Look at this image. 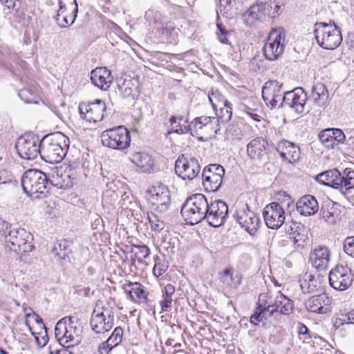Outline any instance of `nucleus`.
<instances>
[{"instance_id":"obj_50","label":"nucleus","mask_w":354,"mask_h":354,"mask_svg":"<svg viewBox=\"0 0 354 354\" xmlns=\"http://www.w3.org/2000/svg\"><path fill=\"white\" fill-rule=\"evenodd\" d=\"M257 3L269 10L272 8L274 5V10L277 12L281 6L285 4L286 0H257Z\"/></svg>"},{"instance_id":"obj_25","label":"nucleus","mask_w":354,"mask_h":354,"mask_svg":"<svg viewBox=\"0 0 354 354\" xmlns=\"http://www.w3.org/2000/svg\"><path fill=\"white\" fill-rule=\"evenodd\" d=\"M330 252L326 246H319L312 250L309 255V261L317 270H324L328 267Z\"/></svg>"},{"instance_id":"obj_34","label":"nucleus","mask_w":354,"mask_h":354,"mask_svg":"<svg viewBox=\"0 0 354 354\" xmlns=\"http://www.w3.org/2000/svg\"><path fill=\"white\" fill-rule=\"evenodd\" d=\"M123 289L132 301H146L147 296L141 283L129 282L123 285Z\"/></svg>"},{"instance_id":"obj_22","label":"nucleus","mask_w":354,"mask_h":354,"mask_svg":"<svg viewBox=\"0 0 354 354\" xmlns=\"http://www.w3.org/2000/svg\"><path fill=\"white\" fill-rule=\"evenodd\" d=\"M332 299L326 293H322L309 297L305 302L306 308L317 314H326L330 311Z\"/></svg>"},{"instance_id":"obj_24","label":"nucleus","mask_w":354,"mask_h":354,"mask_svg":"<svg viewBox=\"0 0 354 354\" xmlns=\"http://www.w3.org/2000/svg\"><path fill=\"white\" fill-rule=\"evenodd\" d=\"M139 78L138 77L120 78L118 81V90L124 98L135 100L140 93Z\"/></svg>"},{"instance_id":"obj_1","label":"nucleus","mask_w":354,"mask_h":354,"mask_svg":"<svg viewBox=\"0 0 354 354\" xmlns=\"http://www.w3.org/2000/svg\"><path fill=\"white\" fill-rule=\"evenodd\" d=\"M69 138L61 132L45 136L40 143L41 158L50 164L60 162L69 149Z\"/></svg>"},{"instance_id":"obj_44","label":"nucleus","mask_w":354,"mask_h":354,"mask_svg":"<svg viewBox=\"0 0 354 354\" xmlns=\"http://www.w3.org/2000/svg\"><path fill=\"white\" fill-rule=\"evenodd\" d=\"M273 300L274 298H272V296H268V294L261 293L259 296V301L256 308L262 310V311L268 313L269 316H271V310L273 307Z\"/></svg>"},{"instance_id":"obj_43","label":"nucleus","mask_w":354,"mask_h":354,"mask_svg":"<svg viewBox=\"0 0 354 354\" xmlns=\"http://www.w3.org/2000/svg\"><path fill=\"white\" fill-rule=\"evenodd\" d=\"M175 288L171 284H167L162 292L163 299L160 301L161 310L162 312H168L171 310L172 298L171 296L174 294Z\"/></svg>"},{"instance_id":"obj_58","label":"nucleus","mask_w":354,"mask_h":354,"mask_svg":"<svg viewBox=\"0 0 354 354\" xmlns=\"http://www.w3.org/2000/svg\"><path fill=\"white\" fill-rule=\"evenodd\" d=\"M13 180L14 176L10 171L6 169L0 171V185L10 183Z\"/></svg>"},{"instance_id":"obj_39","label":"nucleus","mask_w":354,"mask_h":354,"mask_svg":"<svg viewBox=\"0 0 354 354\" xmlns=\"http://www.w3.org/2000/svg\"><path fill=\"white\" fill-rule=\"evenodd\" d=\"M242 275L232 268H226L221 274L220 279L223 284L227 287L237 288L242 281Z\"/></svg>"},{"instance_id":"obj_53","label":"nucleus","mask_w":354,"mask_h":354,"mask_svg":"<svg viewBox=\"0 0 354 354\" xmlns=\"http://www.w3.org/2000/svg\"><path fill=\"white\" fill-rule=\"evenodd\" d=\"M168 268V265L166 262H160L158 257L155 258V265L153 268V273L156 277H160L165 273Z\"/></svg>"},{"instance_id":"obj_38","label":"nucleus","mask_w":354,"mask_h":354,"mask_svg":"<svg viewBox=\"0 0 354 354\" xmlns=\"http://www.w3.org/2000/svg\"><path fill=\"white\" fill-rule=\"evenodd\" d=\"M131 161L142 172H149L153 166L152 157L145 152H135L131 156Z\"/></svg>"},{"instance_id":"obj_15","label":"nucleus","mask_w":354,"mask_h":354,"mask_svg":"<svg viewBox=\"0 0 354 354\" xmlns=\"http://www.w3.org/2000/svg\"><path fill=\"white\" fill-rule=\"evenodd\" d=\"M59 8L55 20L60 28L72 25L77 17L78 6L76 0H59Z\"/></svg>"},{"instance_id":"obj_19","label":"nucleus","mask_w":354,"mask_h":354,"mask_svg":"<svg viewBox=\"0 0 354 354\" xmlns=\"http://www.w3.org/2000/svg\"><path fill=\"white\" fill-rule=\"evenodd\" d=\"M307 100V93L301 87H297L283 93L282 106H288L297 113H302L305 111Z\"/></svg>"},{"instance_id":"obj_28","label":"nucleus","mask_w":354,"mask_h":354,"mask_svg":"<svg viewBox=\"0 0 354 354\" xmlns=\"http://www.w3.org/2000/svg\"><path fill=\"white\" fill-rule=\"evenodd\" d=\"M91 82L102 90H107L113 80L111 71L106 67H97L91 73Z\"/></svg>"},{"instance_id":"obj_61","label":"nucleus","mask_w":354,"mask_h":354,"mask_svg":"<svg viewBox=\"0 0 354 354\" xmlns=\"http://www.w3.org/2000/svg\"><path fill=\"white\" fill-rule=\"evenodd\" d=\"M55 257H56L57 261H59L62 264H63V261L66 260V257H68L67 245L65 242H64L63 250L62 252L56 253L55 254Z\"/></svg>"},{"instance_id":"obj_5","label":"nucleus","mask_w":354,"mask_h":354,"mask_svg":"<svg viewBox=\"0 0 354 354\" xmlns=\"http://www.w3.org/2000/svg\"><path fill=\"white\" fill-rule=\"evenodd\" d=\"M208 207L206 197L202 194H196L187 198L180 213L187 224L194 225L205 220Z\"/></svg>"},{"instance_id":"obj_31","label":"nucleus","mask_w":354,"mask_h":354,"mask_svg":"<svg viewBox=\"0 0 354 354\" xmlns=\"http://www.w3.org/2000/svg\"><path fill=\"white\" fill-rule=\"evenodd\" d=\"M310 99L319 107H326L330 102L329 93L325 84L317 82L311 89Z\"/></svg>"},{"instance_id":"obj_7","label":"nucleus","mask_w":354,"mask_h":354,"mask_svg":"<svg viewBox=\"0 0 354 354\" xmlns=\"http://www.w3.org/2000/svg\"><path fill=\"white\" fill-rule=\"evenodd\" d=\"M31 240L32 236L30 232L24 228H15L8 231L4 243L6 249L19 254L32 251L34 246Z\"/></svg>"},{"instance_id":"obj_23","label":"nucleus","mask_w":354,"mask_h":354,"mask_svg":"<svg viewBox=\"0 0 354 354\" xmlns=\"http://www.w3.org/2000/svg\"><path fill=\"white\" fill-rule=\"evenodd\" d=\"M322 144L328 149H334L346 141V136L339 129H326L319 133Z\"/></svg>"},{"instance_id":"obj_36","label":"nucleus","mask_w":354,"mask_h":354,"mask_svg":"<svg viewBox=\"0 0 354 354\" xmlns=\"http://www.w3.org/2000/svg\"><path fill=\"white\" fill-rule=\"evenodd\" d=\"M316 180L324 185L332 187L338 189V183H340V172L335 169L327 170L317 175Z\"/></svg>"},{"instance_id":"obj_16","label":"nucleus","mask_w":354,"mask_h":354,"mask_svg":"<svg viewBox=\"0 0 354 354\" xmlns=\"http://www.w3.org/2000/svg\"><path fill=\"white\" fill-rule=\"evenodd\" d=\"M150 201L154 209L159 212H166L171 204L170 192L167 186L157 183L149 190Z\"/></svg>"},{"instance_id":"obj_30","label":"nucleus","mask_w":354,"mask_h":354,"mask_svg":"<svg viewBox=\"0 0 354 354\" xmlns=\"http://www.w3.org/2000/svg\"><path fill=\"white\" fill-rule=\"evenodd\" d=\"M273 307L271 310V316L275 313L283 315H290L293 310V301L279 291L274 298Z\"/></svg>"},{"instance_id":"obj_41","label":"nucleus","mask_w":354,"mask_h":354,"mask_svg":"<svg viewBox=\"0 0 354 354\" xmlns=\"http://www.w3.org/2000/svg\"><path fill=\"white\" fill-rule=\"evenodd\" d=\"M75 178L73 176L71 169L65 170L61 173L57 172V176L53 177V185L59 189H68L71 187Z\"/></svg>"},{"instance_id":"obj_8","label":"nucleus","mask_w":354,"mask_h":354,"mask_svg":"<svg viewBox=\"0 0 354 354\" xmlns=\"http://www.w3.org/2000/svg\"><path fill=\"white\" fill-rule=\"evenodd\" d=\"M90 324L95 333H104L110 330L114 324V311L108 305L100 306L97 303L93 310Z\"/></svg>"},{"instance_id":"obj_2","label":"nucleus","mask_w":354,"mask_h":354,"mask_svg":"<svg viewBox=\"0 0 354 354\" xmlns=\"http://www.w3.org/2000/svg\"><path fill=\"white\" fill-rule=\"evenodd\" d=\"M23 191L28 196L38 194L37 198L46 196L53 186L46 174L38 169H28L25 171L21 178Z\"/></svg>"},{"instance_id":"obj_51","label":"nucleus","mask_w":354,"mask_h":354,"mask_svg":"<svg viewBox=\"0 0 354 354\" xmlns=\"http://www.w3.org/2000/svg\"><path fill=\"white\" fill-rule=\"evenodd\" d=\"M219 114H217V117H216L219 119V122L225 123L231 119L232 111L230 104L219 106Z\"/></svg>"},{"instance_id":"obj_57","label":"nucleus","mask_w":354,"mask_h":354,"mask_svg":"<svg viewBox=\"0 0 354 354\" xmlns=\"http://www.w3.org/2000/svg\"><path fill=\"white\" fill-rule=\"evenodd\" d=\"M19 97L23 100L26 103L30 104L36 102L34 100L32 93L29 89H21L19 91Z\"/></svg>"},{"instance_id":"obj_33","label":"nucleus","mask_w":354,"mask_h":354,"mask_svg":"<svg viewBox=\"0 0 354 354\" xmlns=\"http://www.w3.org/2000/svg\"><path fill=\"white\" fill-rule=\"evenodd\" d=\"M286 232L292 236L291 239L298 246L303 245L308 239V230L301 223L292 221L288 227L286 228Z\"/></svg>"},{"instance_id":"obj_18","label":"nucleus","mask_w":354,"mask_h":354,"mask_svg":"<svg viewBox=\"0 0 354 354\" xmlns=\"http://www.w3.org/2000/svg\"><path fill=\"white\" fill-rule=\"evenodd\" d=\"M106 106L105 102L101 100L88 103L81 102L79 105V111L81 118L89 122H97L101 121L104 116Z\"/></svg>"},{"instance_id":"obj_10","label":"nucleus","mask_w":354,"mask_h":354,"mask_svg":"<svg viewBox=\"0 0 354 354\" xmlns=\"http://www.w3.org/2000/svg\"><path fill=\"white\" fill-rule=\"evenodd\" d=\"M41 140L32 133H26L20 136L15 144L18 155L23 159L34 160L40 155Z\"/></svg>"},{"instance_id":"obj_17","label":"nucleus","mask_w":354,"mask_h":354,"mask_svg":"<svg viewBox=\"0 0 354 354\" xmlns=\"http://www.w3.org/2000/svg\"><path fill=\"white\" fill-rule=\"evenodd\" d=\"M201 167L194 157L180 156L175 162V171L183 180H192L199 174Z\"/></svg>"},{"instance_id":"obj_64","label":"nucleus","mask_w":354,"mask_h":354,"mask_svg":"<svg viewBox=\"0 0 354 354\" xmlns=\"http://www.w3.org/2000/svg\"><path fill=\"white\" fill-rule=\"evenodd\" d=\"M297 330L299 335H305L308 333V328L301 323H299Z\"/></svg>"},{"instance_id":"obj_35","label":"nucleus","mask_w":354,"mask_h":354,"mask_svg":"<svg viewBox=\"0 0 354 354\" xmlns=\"http://www.w3.org/2000/svg\"><path fill=\"white\" fill-rule=\"evenodd\" d=\"M269 11L268 8H263L260 4L256 3L245 13L243 15L244 20L248 26H252L257 21L265 18Z\"/></svg>"},{"instance_id":"obj_46","label":"nucleus","mask_w":354,"mask_h":354,"mask_svg":"<svg viewBox=\"0 0 354 354\" xmlns=\"http://www.w3.org/2000/svg\"><path fill=\"white\" fill-rule=\"evenodd\" d=\"M208 98L214 110H216L221 106L229 104L227 100L225 99L218 91H212L211 94L209 93Z\"/></svg>"},{"instance_id":"obj_4","label":"nucleus","mask_w":354,"mask_h":354,"mask_svg":"<svg viewBox=\"0 0 354 354\" xmlns=\"http://www.w3.org/2000/svg\"><path fill=\"white\" fill-rule=\"evenodd\" d=\"M313 33L317 44L324 49L334 50L342 42L341 29L333 21L315 23Z\"/></svg>"},{"instance_id":"obj_45","label":"nucleus","mask_w":354,"mask_h":354,"mask_svg":"<svg viewBox=\"0 0 354 354\" xmlns=\"http://www.w3.org/2000/svg\"><path fill=\"white\" fill-rule=\"evenodd\" d=\"M147 217L151 230L160 232L165 227L166 223L161 216L151 212L148 213Z\"/></svg>"},{"instance_id":"obj_27","label":"nucleus","mask_w":354,"mask_h":354,"mask_svg":"<svg viewBox=\"0 0 354 354\" xmlns=\"http://www.w3.org/2000/svg\"><path fill=\"white\" fill-rule=\"evenodd\" d=\"M268 142L263 138H256L247 145L248 156L253 160H261L268 153Z\"/></svg>"},{"instance_id":"obj_42","label":"nucleus","mask_w":354,"mask_h":354,"mask_svg":"<svg viewBox=\"0 0 354 354\" xmlns=\"http://www.w3.org/2000/svg\"><path fill=\"white\" fill-rule=\"evenodd\" d=\"M183 120V118L171 116L169 119L170 122V129L168 131V133H176L178 134H184L189 131L191 129L190 126L187 124L188 121L187 120H184L185 124H181V122Z\"/></svg>"},{"instance_id":"obj_54","label":"nucleus","mask_w":354,"mask_h":354,"mask_svg":"<svg viewBox=\"0 0 354 354\" xmlns=\"http://www.w3.org/2000/svg\"><path fill=\"white\" fill-rule=\"evenodd\" d=\"M217 28L218 30V32L217 34L219 41L223 44H230L227 37L230 33L225 29V28L221 24H218Z\"/></svg>"},{"instance_id":"obj_32","label":"nucleus","mask_w":354,"mask_h":354,"mask_svg":"<svg viewBox=\"0 0 354 354\" xmlns=\"http://www.w3.org/2000/svg\"><path fill=\"white\" fill-rule=\"evenodd\" d=\"M123 329L120 326L116 327L110 337L99 346L100 354H109L112 349L118 346L122 340Z\"/></svg>"},{"instance_id":"obj_9","label":"nucleus","mask_w":354,"mask_h":354,"mask_svg":"<svg viewBox=\"0 0 354 354\" xmlns=\"http://www.w3.org/2000/svg\"><path fill=\"white\" fill-rule=\"evenodd\" d=\"M104 146L117 150H124L129 147L131 136L129 130L124 126H118L104 131L101 134Z\"/></svg>"},{"instance_id":"obj_3","label":"nucleus","mask_w":354,"mask_h":354,"mask_svg":"<svg viewBox=\"0 0 354 354\" xmlns=\"http://www.w3.org/2000/svg\"><path fill=\"white\" fill-rule=\"evenodd\" d=\"M81 330L74 324L71 317H64L57 323L55 336L59 344L66 348L56 351L55 354H66L67 348L77 345L80 341Z\"/></svg>"},{"instance_id":"obj_55","label":"nucleus","mask_w":354,"mask_h":354,"mask_svg":"<svg viewBox=\"0 0 354 354\" xmlns=\"http://www.w3.org/2000/svg\"><path fill=\"white\" fill-rule=\"evenodd\" d=\"M344 252L354 257V236L347 237L344 242Z\"/></svg>"},{"instance_id":"obj_48","label":"nucleus","mask_w":354,"mask_h":354,"mask_svg":"<svg viewBox=\"0 0 354 354\" xmlns=\"http://www.w3.org/2000/svg\"><path fill=\"white\" fill-rule=\"evenodd\" d=\"M218 126L219 119L216 117H212L211 121L204 126L199 133H205L209 136H211L212 133H216L219 130Z\"/></svg>"},{"instance_id":"obj_59","label":"nucleus","mask_w":354,"mask_h":354,"mask_svg":"<svg viewBox=\"0 0 354 354\" xmlns=\"http://www.w3.org/2000/svg\"><path fill=\"white\" fill-rule=\"evenodd\" d=\"M244 111L245 115H248L254 121L260 122L262 119L261 115H259L256 110H253L248 106H245Z\"/></svg>"},{"instance_id":"obj_63","label":"nucleus","mask_w":354,"mask_h":354,"mask_svg":"<svg viewBox=\"0 0 354 354\" xmlns=\"http://www.w3.org/2000/svg\"><path fill=\"white\" fill-rule=\"evenodd\" d=\"M344 324H346V319L344 318H342V314H340L338 315L337 317H336L335 320L333 322V326L335 328H338L340 326H343Z\"/></svg>"},{"instance_id":"obj_52","label":"nucleus","mask_w":354,"mask_h":354,"mask_svg":"<svg viewBox=\"0 0 354 354\" xmlns=\"http://www.w3.org/2000/svg\"><path fill=\"white\" fill-rule=\"evenodd\" d=\"M133 246L137 249V251L135 252V257L139 263H142L143 259H147L149 257L150 250L147 245H133Z\"/></svg>"},{"instance_id":"obj_11","label":"nucleus","mask_w":354,"mask_h":354,"mask_svg":"<svg viewBox=\"0 0 354 354\" xmlns=\"http://www.w3.org/2000/svg\"><path fill=\"white\" fill-rule=\"evenodd\" d=\"M285 30L282 28L272 30L263 47V54L268 60L273 61L284 51Z\"/></svg>"},{"instance_id":"obj_12","label":"nucleus","mask_w":354,"mask_h":354,"mask_svg":"<svg viewBox=\"0 0 354 354\" xmlns=\"http://www.w3.org/2000/svg\"><path fill=\"white\" fill-rule=\"evenodd\" d=\"M225 174L224 168L218 164H212L203 170V185L209 192H214L219 189Z\"/></svg>"},{"instance_id":"obj_47","label":"nucleus","mask_w":354,"mask_h":354,"mask_svg":"<svg viewBox=\"0 0 354 354\" xmlns=\"http://www.w3.org/2000/svg\"><path fill=\"white\" fill-rule=\"evenodd\" d=\"M320 214L322 218L329 224H335L339 218V212L333 207L322 208Z\"/></svg>"},{"instance_id":"obj_29","label":"nucleus","mask_w":354,"mask_h":354,"mask_svg":"<svg viewBox=\"0 0 354 354\" xmlns=\"http://www.w3.org/2000/svg\"><path fill=\"white\" fill-rule=\"evenodd\" d=\"M297 212L303 216L314 215L319 210V204L315 196L305 195L301 197L296 204Z\"/></svg>"},{"instance_id":"obj_40","label":"nucleus","mask_w":354,"mask_h":354,"mask_svg":"<svg viewBox=\"0 0 354 354\" xmlns=\"http://www.w3.org/2000/svg\"><path fill=\"white\" fill-rule=\"evenodd\" d=\"M340 183H338V189L344 194H349L354 188V170L346 168L343 174L340 173Z\"/></svg>"},{"instance_id":"obj_62","label":"nucleus","mask_w":354,"mask_h":354,"mask_svg":"<svg viewBox=\"0 0 354 354\" xmlns=\"http://www.w3.org/2000/svg\"><path fill=\"white\" fill-rule=\"evenodd\" d=\"M342 318L346 319V324H354V309L351 310L347 313H342Z\"/></svg>"},{"instance_id":"obj_56","label":"nucleus","mask_w":354,"mask_h":354,"mask_svg":"<svg viewBox=\"0 0 354 354\" xmlns=\"http://www.w3.org/2000/svg\"><path fill=\"white\" fill-rule=\"evenodd\" d=\"M266 313L262 310L255 309L254 313L250 317V322L254 325H258L260 322L266 319Z\"/></svg>"},{"instance_id":"obj_20","label":"nucleus","mask_w":354,"mask_h":354,"mask_svg":"<svg viewBox=\"0 0 354 354\" xmlns=\"http://www.w3.org/2000/svg\"><path fill=\"white\" fill-rule=\"evenodd\" d=\"M205 216L208 224L212 227H218L223 225L228 214L227 204L221 200L214 201L209 203L208 210Z\"/></svg>"},{"instance_id":"obj_6","label":"nucleus","mask_w":354,"mask_h":354,"mask_svg":"<svg viewBox=\"0 0 354 354\" xmlns=\"http://www.w3.org/2000/svg\"><path fill=\"white\" fill-rule=\"evenodd\" d=\"M284 198L281 202H272L264 207L263 216L265 223L270 229L279 228L285 221V208L294 209V201L285 192L282 193Z\"/></svg>"},{"instance_id":"obj_13","label":"nucleus","mask_w":354,"mask_h":354,"mask_svg":"<svg viewBox=\"0 0 354 354\" xmlns=\"http://www.w3.org/2000/svg\"><path fill=\"white\" fill-rule=\"evenodd\" d=\"M234 217L236 221L250 235L254 236L261 221L259 217L249 208L247 203L242 204L236 210Z\"/></svg>"},{"instance_id":"obj_37","label":"nucleus","mask_w":354,"mask_h":354,"mask_svg":"<svg viewBox=\"0 0 354 354\" xmlns=\"http://www.w3.org/2000/svg\"><path fill=\"white\" fill-rule=\"evenodd\" d=\"M301 289L305 294L315 292L321 286L319 274L315 276L311 273H305L303 278L299 281Z\"/></svg>"},{"instance_id":"obj_26","label":"nucleus","mask_w":354,"mask_h":354,"mask_svg":"<svg viewBox=\"0 0 354 354\" xmlns=\"http://www.w3.org/2000/svg\"><path fill=\"white\" fill-rule=\"evenodd\" d=\"M277 151L281 158L289 163L293 164L300 159V148L295 143L283 140L278 144Z\"/></svg>"},{"instance_id":"obj_60","label":"nucleus","mask_w":354,"mask_h":354,"mask_svg":"<svg viewBox=\"0 0 354 354\" xmlns=\"http://www.w3.org/2000/svg\"><path fill=\"white\" fill-rule=\"evenodd\" d=\"M10 227L11 225L8 222L0 218V236L4 237L5 239Z\"/></svg>"},{"instance_id":"obj_49","label":"nucleus","mask_w":354,"mask_h":354,"mask_svg":"<svg viewBox=\"0 0 354 354\" xmlns=\"http://www.w3.org/2000/svg\"><path fill=\"white\" fill-rule=\"evenodd\" d=\"M212 117L201 116L194 119L189 124L191 129H194L196 133H199L200 131L211 121Z\"/></svg>"},{"instance_id":"obj_14","label":"nucleus","mask_w":354,"mask_h":354,"mask_svg":"<svg viewBox=\"0 0 354 354\" xmlns=\"http://www.w3.org/2000/svg\"><path fill=\"white\" fill-rule=\"evenodd\" d=\"M282 86L283 84L277 80H270L262 88L263 100L271 109L282 107L284 93L281 91Z\"/></svg>"},{"instance_id":"obj_21","label":"nucleus","mask_w":354,"mask_h":354,"mask_svg":"<svg viewBox=\"0 0 354 354\" xmlns=\"http://www.w3.org/2000/svg\"><path fill=\"white\" fill-rule=\"evenodd\" d=\"M328 279L331 287L337 290H346L353 281L349 269L342 265H337L330 270Z\"/></svg>"}]
</instances>
